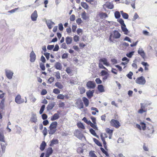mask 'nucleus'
Listing matches in <instances>:
<instances>
[{
  "mask_svg": "<svg viewBox=\"0 0 157 157\" xmlns=\"http://www.w3.org/2000/svg\"><path fill=\"white\" fill-rule=\"evenodd\" d=\"M133 75V73L131 71H130L128 74L127 76L128 78L129 79H131L132 78V76Z\"/></svg>",
  "mask_w": 157,
  "mask_h": 157,
  "instance_id": "54",
  "label": "nucleus"
},
{
  "mask_svg": "<svg viewBox=\"0 0 157 157\" xmlns=\"http://www.w3.org/2000/svg\"><path fill=\"white\" fill-rule=\"evenodd\" d=\"M54 106V103L52 102L50 103H49L47 107V110L49 111L52 109Z\"/></svg>",
  "mask_w": 157,
  "mask_h": 157,
  "instance_id": "23",
  "label": "nucleus"
},
{
  "mask_svg": "<svg viewBox=\"0 0 157 157\" xmlns=\"http://www.w3.org/2000/svg\"><path fill=\"white\" fill-rule=\"evenodd\" d=\"M43 133L44 136H45L47 134V129L45 127H44V129L43 131Z\"/></svg>",
  "mask_w": 157,
  "mask_h": 157,
  "instance_id": "59",
  "label": "nucleus"
},
{
  "mask_svg": "<svg viewBox=\"0 0 157 157\" xmlns=\"http://www.w3.org/2000/svg\"><path fill=\"white\" fill-rule=\"evenodd\" d=\"M89 154L90 157H97L94 153V151H90Z\"/></svg>",
  "mask_w": 157,
  "mask_h": 157,
  "instance_id": "42",
  "label": "nucleus"
},
{
  "mask_svg": "<svg viewBox=\"0 0 157 157\" xmlns=\"http://www.w3.org/2000/svg\"><path fill=\"white\" fill-rule=\"evenodd\" d=\"M86 86L89 89H94L95 87V83L91 81L87 82Z\"/></svg>",
  "mask_w": 157,
  "mask_h": 157,
  "instance_id": "6",
  "label": "nucleus"
},
{
  "mask_svg": "<svg viewBox=\"0 0 157 157\" xmlns=\"http://www.w3.org/2000/svg\"><path fill=\"white\" fill-rule=\"evenodd\" d=\"M82 99L85 106L86 107L88 106L89 104L88 100L85 97H83L82 98Z\"/></svg>",
  "mask_w": 157,
  "mask_h": 157,
  "instance_id": "31",
  "label": "nucleus"
},
{
  "mask_svg": "<svg viewBox=\"0 0 157 157\" xmlns=\"http://www.w3.org/2000/svg\"><path fill=\"white\" fill-rule=\"evenodd\" d=\"M15 102L18 104H20L24 102V100L21 99L20 95H18L15 98Z\"/></svg>",
  "mask_w": 157,
  "mask_h": 157,
  "instance_id": "8",
  "label": "nucleus"
},
{
  "mask_svg": "<svg viewBox=\"0 0 157 157\" xmlns=\"http://www.w3.org/2000/svg\"><path fill=\"white\" fill-rule=\"evenodd\" d=\"M55 86L59 88L62 89L63 87V86L62 84L59 82H57L56 83Z\"/></svg>",
  "mask_w": 157,
  "mask_h": 157,
  "instance_id": "30",
  "label": "nucleus"
},
{
  "mask_svg": "<svg viewBox=\"0 0 157 157\" xmlns=\"http://www.w3.org/2000/svg\"><path fill=\"white\" fill-rule=\"evenodd\" d=\"M4 143H1L0 144L2 151L3 153H4L5 152L6 147L8 144L7 142L6 141Z\"/></svg>",
  "mask_w": 157,
  "mask_h": 157,
  "instance_id": "14",
  "label": "nucleus"
},
{
  "mask_svg": "<svg viewBox=\"0 0 157 157\" xmlns=\"http://www.w3.org/2000/svg\"><path fill=\"white\" fill-rule=\"evenodd\" d=\"M110 123L112 126L116 128H118L121 125L119 122L114 119H112Z\"/></svg>",
  "mask_w": 157,
  "mask_h": 157,
  "instance_id": "5",
  "label": "nucleus"
},
{
  "mask_svg": "<svg viewBox=\"0 0 157 157\" xmlns=\"http://www.w3.org/2000/svg\"><path fill=\"white\" fill-rule=\"evenodd\" d=\"M55 67L57 70H60L62 68V66L61 63L59 62H57L56 63Z\"/></svg>",
  "mask_w": 157,
  "mask_h": 157,
  "instance_id": "28",
  "label": "nucleus"
},
{
  "mask_svg": "<svg viewBox=\"0 0 157 157\" xmlns=\"http://www.w3.org/2000/svg\"><path fill=\"white\" fill-rule=\"evenodd\" d=\"M77 126L79 128H81L82 129H84L85 128V127L83 124L81 122L78 123L77 124Z\"/></svg>",
  "mask_w": 157,
  "mask_h": 157,
  "instance_id": "45",
  "label": "nucleus"
},
{
  "mask_svg": "<svg viewBox=\"0 0 157 157\" xmlns=\"http://www.w3.org/2000/svg\"><path fill=\"white\" fill-rule=\"evenodd\" d=\"M90 131L91 133L93 135L97 137H98V136L96 135V133H95V131L93 129H90Z\"/></svg>",
  "mask_w": 157,
  "mask_h": 157,
  "instance_id": "43",
  "label": "nucleus"
},
{
  "mask_svg": "<svg viewBox=\"0 0 157 157\" xmlns=\"http://www.w3.org/2000/svg\"><path fill=\"white\" fill-rule=\"evenodd\" d=\"M0 141L5 142V137L4 133L0 132Z\"/></svg>",
  "mask_w": 157,
  "mask_h": 157,
  "instance_id": "24",
  "label": "nucleus"
},
{
  "mask_svg": "<svg viewBox=\"0 0 157 157\" xmlns=\"http://www.w3.org/2000/svg\"><path fill=\"white\" fill-rule=\"evenodd\" d=\"M52 152L53 150L52 148H48L45 154L46 157H49V156L52 153Z\"/></svg>",
  "mask_w": 157,
  "mask_h": 157,
  "instance_id": "17",
  "label": "nucleus"
},
{
  "mask_svg": "<svg viewBox=\"0 0 157 157\" xmlns=\"http://www.w3.org/2000/svg\"><path fill=\"white\" fill-rule=\"evenodd\" d=\"M45 106L44 105H43L41 106L39 111V113L40 114H42L43 113L44 109Z\"/></svg>",
  "mask_w": 157,
  "mask_h": 157,
  "instance_id": "39",
  "label": "nucleus"
},
{
  "mask_svg": "<svg viewBox=\"0 0 157 157\" xmlns=\"http://www.w3.org/2000/svg\"><path fill=\"white\" fill-rule=\"evenodd\" d=\"M123 17L125 19H127L128 17V14L126 13H124L122 15Z\"/></svg>",
  "mask_w": 157,
  "mask_h": 157,
  "instance_id": "56",
  "label": "nucleus"
},
{
  "mask_svg": "<svg viewBox=\"0 0 157 157\" xmlns=\"http://www.w3.org/2000/svg\"><path fill=\"white\" fill-rule=\"evenodd\" d=\"M99 62L100 63L101 62L103 63L104 65L107 66H109V64L108 62V59L106 58H104L100 59L99 60Z\"/></svg>",
  "mask_w": 157,
  "mask_h": 157,
  "instance_id": "10",
  "label": "nucleus"
},
{
  "mask_svg": "<svg viewBox=\"0 0 157 157\" xmlns=\"http://www.w3.org/2000/svg\"><path fill=\"white\" fill-rule=\"evenodd\" d=\"M59 143L58 140L57 139H53L50 142V146L52 147L55 144H56Z\"/></svg>",
  "mask_w": 157,
  "mask_h": 157,
  "instance_id": "21",
  "label": "nucleus"
},
{
  "mask_svg": "<svg viewBox=\"0 0 157 157\" xmlns=\"http://www.w3.org/2000/svg\"><path fill=\"white\" fill-rule=\"evenodd\" d=\"M38 15L37 11L35 10L31 15V18L32 20L33 21H36L37 17Z\"/></svg>",
  "mask_w": 157,
  "mask_h": 157,
  "instance_id": "11",
  "label": "nucleus"
},
{
  "mask_svg": "<svg viewBox=\"0 0 157 157\" xmlns=\"http://www.w3.org/2000/svg\"><path fill=\"white\" fill-rule=\"evenodd\" d=\"M121 34L117 30H114L113 33H111L109 37V40L111 42L113 41L112 39H118L120 38Z\"/></svg>",
  "mask_w": 157,
  "mask_h": 157,
  "instance_id": "2",
  "label": "nucleus"
},
{
  "mask_svg": "<svg viewBox=\"0 0 157 157\" xmlns=\"http://www.w3.org/2000/svg\"><path fill=\"white\" fill-rule=\"evenodd\" d=\"M117 21L119 22L121 25H123L125 24L124 22V20L121 18H120L117 20Z\"/></svg>",
  "mask_w": 157,
  "mask_h": 157,
  "instance_id": "49",
  "label": "nucleus"
},
{
  "mask_svg": "<svg viewBox=\"0 0 157 157\" xmlns=\"http://www.w3.org/2000/svg\"><path fill=\"white\" fill-rule=\"evenodd\" d=\"M75 136L80 140L82 139L83 138H85L82 134L79 131L76 130L74 133Z\"/></svg>",
  "mask_w": 157,
  "mask_h": 157,
  "instance_id": "7",
  "label": "nucleus"
},
{
  "mask_svg": "<svg viewBox=\"0 0 157 157\" xmlns=\"http://www.w3.org/2000/svg\"><path fill=\"white\" fill-rule=\"evenodd\" d=\"M53 92L56 94H58L60 93V91L58 89H55L53 90Z\"/></svg>",
  "mask_w": 157,
  "mask_h": 157,
  "instance_id": "53",
  "label": "nucleus"
},
{
  "mask_svg": "<svg viewBox=\"0 0 157 157\" xmlns=\"http://www.w3.org/2000/svg\"><path fill=\"white\" fill-rule=\"evenodd\" d=\"M6 75L8 78L11 79L12 78L13 74V72L11 70L6 69L5 70Z\"/></svg>",
  "mask_w": 157,
  "mask_h": 157,
  "instance_id": "4",
  "label": "nucleus"
},
{
  "mask_svg": "<svg viewBox=\"0 0 157 157\" xmlns=\"http://www.w3.org/2000/svg\"><path fill=\"white\" fill-rule=\"evenodd\" d=\"M101 19H103L108 17V15L106 13H101L98 14Z\"/></svg>",
  "mask_w": 157,
  "mask_h": 157,
  "instance_id": "25",
  "label": "nucleus"
},
{
  "mask_svg": "<svg viewBox=\"0 0 157 157\" xmlns=\"http://www.w3.org/2000/svg\"><path fill=\"white\" fill-rule=\"evenodd\" d=\"M140 105L141 108L146 109L145 108L147 107L148 105H150V104L148 103L147 101H145L144 103H141Z\"/></svg>",
  "mask_w": 157,
  "mask_h": 157,
  "instance_id": "19",
  "label": "nucleus"
},
{
  "mask_svg": "<svg viewBox=\"0 0 157 157\" xmlns=\"http://www.w3.org/2000/svg\"><path fill=\"white\" fill-rule=\"evenodd\" d=\"M46 144L44 141H43L40 145V148L41 151H43L45 149Z\"/></svg>",
  "mask_w": 157,
  "mask_h": 157,
  "instance_id": "27",
  "label": "nucleus"
},
{
  "mask_svg": "<svg viewBox=\"0 0 157 157\" xmlns=\"http://www.w3.org/2000/svg\"><path fill=\"white\" fill-rule=\"evenodd\" d=\"M101 74L102 76H104L107 75L108 73L105 71L102 70L101 72Z\"/></svg>",
  "mask_w": 157,
  "mask_h": 157,
  "instance_id": "62",
  "label": "nucleus"
},
{
  "mask_svg": "<svg viewBox=\"0 0 157 157\" xmlns=\"http://www.w3.org/2000/svg\"><path fill=\"white\" fill-rule=\"evenodd\" d=\"M30 121L32 122L36 123L37 121V119L36 115L35 114L33 113L30 119Z\"/></svg>",
  "mask_w": 157,
  "mask_h": 157,
  "instance_id": "16",
  "label": "nucleus"
},
{
  "mask_svg": "<svg viewBox=\"0 0 157 157\" xmlns=\"http://www.w3.org/2000/svg\"><path fill=\"white\" fill-rule=\"evenodd\" d=\"M47 93V90L45 89L43 90L41 92V95H45Z\"/></svg>",
  "mask_w": 157,
  "mask_h": 157,
  "instance_id": "60",
  "label": "nucleus"
},
{
  "mask_svg": "<svg viewBox=\"0 0 157 157\" xmlns=\"http://www.w3.org/2000/svg\"><path fill=\"white\" fill-rule=\"evenodd\" d=\"M80 90V93L81 94H82L84 93L85 92V89L84 87H81L79 88Z\"/></svg>",
  "mask_w": 157,
  "mask_h": 157,
  "instance_id": "40",
  "label": "nucleus"
},
{
  "mask_svg": "<svg viewBox=\"0 0 157 157\" xmlns=\"http://www.w3.org/2000/svg\"><path fill=\"white\" fill-rule=\"evenodd\" d=\"M30 61L31 62H33L35 61L36 59V55L34 52L32 51L30 53Z\"/></svg>",
  "mask_w": 157,
  "mask_h": 157,
  "instance_id": "12",
  "label": "nucleus"
},
{
  "mask_svg": "<svg viewBox=\"0 0 157 157\" xmlns=\"http://www.w3.org/2000/svg\"><path fill=\"white\" fill-rule=\"evenodd\" d=\"M141 64L144 66L145 67L144 68V70H145L147 71L148 70V68L147 67H149V65L147 62H141Z\"/></svg>",
  "mask_w": 157,
  "mask_h": 157,
  "instance_id": "33",
  "label": "nucleus"
},
{
  "mask_svg": "<svg viewBox=\"0 0 157 157\" xmlns=\"http://www.w3.org/2000/svg\"><path fill=\"white\" fill-rule=\"evenodd\" d=\"M121 28L122 31L124 32L125 34L127 35L128 33V30L126 28V25L124 24L121 25Z\"/></svg>",
  "mask_w": 157,
  "mask_h": 157,
  "instance_id": "18",
  "label": "nucleus"
},
{
  "mask_svg": "<svg viewBox=\"0 0 157 157\" xmlns=\"http://www.w3.org/2000/svg\"><path fill=\"white\" fill-rule=\"evenodd\" d=\"M107 7L110 9H112L114 8V6L112 4L109 3Z\"/></svg>",
  "mask_w": 157,
  "mask_h": 157,
  "instance_id": "64",
  "label": "nucleus"
},
{
  "mask_svg": "<svg viewBox=\"0 0 157 157\" xmlns=\"http://www.w3.org/2000/svg\"><path fill=\"white\" fill-rule=\"evenodd\" d=\"M66 42L67 44H71L72 41V38L71 37H67L66 38Z\"/></svg>",
  "mask_w": 157,
  "mask_h": 157,
  "instance_id": "32",
  "label": "nucleus"
},
{
  "mask_svg": "<svg viewBox=\"0 0 157 157\" xmlns=\"http://www.w3.org/2000/svg\"><path fill=\"white\" fill-rule=\"evenodd\" d=\"M57 125V123L56 121L53 122L51 124L49 127V130H48L49 134L53 135L56 132Z\"/></svg>",
  "mask_w": 157,
  "mask_h": 157,
  "instance_id": "1",
  "label": "nucleus"
},
{
  "mask_svg": "<svg viewBox=\"0 0 157 157\" xmlns=\"http://www.w3.org/2000/svg\"><path fill=\"white\" fill-rule=\"evenodd\" d=\"M147 109H142L140 108V109H139L138 111V113L140 114H142L144 112H147Z\"/></svg>",
  "mask_w": 157,
  "mask_h": 157,
  "instance_id": "44",
  "label": "nucleus"
},
{
  "mask_svg": "<svg viewBox=\"0 0 157 157\" xmlns=\"http://www.w3.org/2000/svg\"><path fill=\"white\" fill-rule=\"evenodd\" d=\"M140 125H141L142 128L143 130H144L146 129V126L145 124L143 122H141L140 123Z\"/></svg>",
  "mask_w": 157,
  "mask_h": 157,
  "instance_id": "51",
  "label": "nucleus"
},
{
  "mask_svg": "<svg viewBox=\"0 0 157 157\" xmlns=\"http://www.w3.org/2000/svg\"><path fill=\"white\" fill-rule=\"evenodd\" d=\"M134 52H132L129 53H127L126 55V56L129 58H131L132 56L133 55Z\"/></svg>",
  "mask_w": 157,
  "mask_h": 157,
  "instance_id": "50",
  "label": "nucleus"
},
{
  "mask_svg": "<svg viewBox=\"0 0 157 157\" xmlns=\"http://www.w3.org/2000/svg\"><path fill=\"white\" fill-rule=\"evenodd\" d=\"M100 149H101V151H102V152L103 153L105 154V155H106V156H109L108 152L106 151L102 147H101Z\"/></svg>",
  "mask_w": 157,
  "mask_h": 157,
  "instance_id": "48",
  "label": "nucleus"
},
{
  "mask_svg": "<svg viewBox=\"0 0 157 157\" xmlns=\"http://www.w3.org/2000/svg\"><path fill=\"white\" fill-rule=\"evenodd\" d=\"M98 91L100 92H105V90L103 86L102 85H99L98 86Z\"/></svg>",
  "mask_w": 157,
  "mask_h": 157,
  "instance_id": "26",
  "label": "nucleus"
},
{
  "mask_svg": "<svg viewBox=\"0 0 157 157\" xmlns=\"http://www.w3.org/2000/svg\"><path fill=\"white\" fill-rule=\"evenodd\" d=\"M138 53L142 58L144 59L145 57V54L142 48H140L138 51Z\"/></svg>",
  "mask_w": 157,
  "mask_h": 157,
  "instance_id": "15",
  "label": "nucleus"
},
{
  "mask_svg": "<svg viewBox=\"0 0 157 157\" xmlns=\"http://www.w3.org/2000/svg\"><path fill=\"white\" fill-rule=\"evenodd\" d=\"M95 82L98 84H100L102 83L101 81L99 78H97L95 79Z\"/></svg>",
  "mask_w": 157,
  "mask_h": 157,
  "instance_id": "61",
  "label": "nucleus"
},
{
  "mask_svg": "<svg viewBox=\"0 0 157 157\" xmlns=\"http://www.w3.org/2000/svg\"><path fill=\"white\" fill-rule=\"evenodd\" d=\"M114 15L115 17L117 19L119 18L121 16L120 12L118 11H116L115 12Z\"/></svg>",
  "mask_w": 157,
  "mask_h": 157,
  "instance_id": "36",
  "label": "nucleus"
},
{
  "mask_svg": "<svg viewBox=\"0 0 157 157\" xmlns=\"http://www.w3.org/2000/svg\"><path fill=\"white\" fill-rule=\"evenodd\" d=\"M59 114L57 113H55L51 118L52 121L56 120L59 118Z\"/></svg>",
  "mask_w": 157,
  "mask_h": 157,
  "instance_id": "29",
  "label": "nucleus"
},
{
  "mask_svg": "<svg viewBox=\"0 0 157 157\" xmlns=\"http://www.w3.org/2000/svg\"><path fill=\"white\" fill-rule=\"evenodd\" d=\"M75 16L74 14L71 15L70 17V20L71 21H74L75 20Z\"/></svg>",
  "mask_w": 157,
  "mask_h": 157,
  "instance_id": "55",
  "label": "nucleus"
},
{
  "mask_svg": "<svg viewBox=\"0 0 157 157\" xmlns=\"http://www.w3.org/2000/svg\"><path fill=\"white\" fill-rule=\"evenodd\" d=\"M94 92V90H92V91H90L89 90L88 91L86 92V95L87 97L89 98H90L92 97H93V93Z\"/></svg>",
  "mask_w": 157,
  "mask_h": 157,
  "instance_id": "22",
  "label": "nucleus"
},
{
  "mask_svg": "<svg viewBox=\"0 0 157 157\" xmlns=\"http://www.w3.org/2000/svg\"><path fill=\"white\" fill-rule=\"evenodd\" d=\"M76 104L78 108L80 109L83 108V103L81 99H78L77 101Z\"/></svg>",
  "mask_w": 157,
  "mask_h": 157,
  "instance_id": "9",
  "label": "nucleus"
},
{
  "mask_svg": "<svg viewBox=\"0 0 157 157\" xmlns=\"http://www.w3.org/2000/svg\"><path fill=\"white\" fill-rule=\"evenodd\" d=\"M81 17L84 20H86L87 18L86 13L84 11L81 14Z\"/></svg>",
  "mask_w": 157,
  "mask_h": 157,
  "instance_id": "46",
  "label": "nucleus"
},
{
  "mask_svg": "<svg viewBox=\"0 0 157 157\" xmlns=\"http://www.w3.org/2000/svg\"><path fill=\"white\" fill-rule=\"evenodd\" d=\"M106 132L109 135H112L113 130L110 129L109 128H107L106 129Z\"/></svg>",
  "mask_w": 157,
  "mask_h": 157,
  "instance_id": "41",
  "label": "nucleus"
},
{
  "mask_svg": "<svg viewBox=\"0 0 157 157\" xmlns=\"http://www.w3.org/2000/svg\"><path fill=\"white\" fill-rule=\"evenodd\" d=\"M46 22L48 28L49 29H52V25L55 24V23L54 22L52 21L51 20H50L46 21Z\"/></svg>",
  "mask_w": 157,
  "mask_h": 157,
  "instance_id": "13",
  "label": "nucleus"
},
{
  "mask_svg": "<svg viewBox=\"0 0 157 157\" xmlns=\"http://www.w3.org/2000/svg\"><path fill=\"white\" fill-rule=\"evenodd\" d=\"M98 67L100 68L104 69L107 70V68L104 67L101 63H99Z\"/></svg>",
  "mask_w": 157,
  "mask_h": 157,
  "instance_id": "52",
  "label": "nucleus"
},
{
  "mask_svg": "<svg viewBox=\"0 0 157 157\" xmlns=\"http://www.w3.org/2000/svg\"><path fill=\"white\" fill-rule=\"evenodd\" d=\"M90 125L95 130H98V127L96 125V124L93 123L92 122L90 123Z\"/></svg>",
  "mask_w": 157,
  "mask_h": 157,
  "instance_id": "37",
  "label": "nucleus"
},
{
  "mask_svg": "<svg viewBox=\"0 0 157 157\" xmlns=\"http://www.w3.org/2000/svg\"><path fill=\"white\" fill-rule=\"evenodd\" d=\"M95 143L99 146H102L101 144V143L97 139L95 138L93 139Z\"/></svg>",
  "mask_w": 157,
  "mask_h": 157,
  "instance_id": "38",
  "label": "nucleus"
},
{
  "mask_svg": "<svg viewBox=\"0 0 157 157\" xmlns=\"http://www.w3.org/2000/svg\"><path fill=\"white\" fill-rule=\"evenodd\" d=\"M136 82L140 85H144L146 82L145 78L143 76L138 78L136 80Z\"/></svg>",
  "mask_w": 157,
  "mask_h": 157,
  "instance_id": "3",
  "label": "nucleus"
},
{
  "mask_svg": "<svg viewBox=\"0 0 157 157\" xmlns=\"http://www.w3.org/2000/svg\"><path fill=\"white\" fill-rule=\"evenodd\" d=\"M59 49V46L58 44L55 45V47L53 49V51H57Z\"/></svg>",
  "mask_w": 157,
  "mask_h": 157,
  "instance_id": "63",
  "label": "nucleus"
},
{
  "mask_svg": "<svg viewBox=\"0 0 157 157\" xmlns=\"http://www.w3.org/2000/svg\"><path fill=\"white\" fill-rule=\"evenodd\" d=\"M81 5L85 9H87L88 8V6L86 2H81Z\"/></svg>",
  "mask_w": 157,
  "mask_h": 157,
  "instance_id": "34",
  "label": "nucleus"
},
{
  "mask_svg": "<svg viewBox=\"0 0 157 157\" xmlns=\"http://www.w3.org/2000/svg\"><path fill=\"white\" fill-rule=\"evenodd\" d=\"M138 17L139 16L136 13H135L133 18L132 19V21H135Z\"/></svg>",
  "mask_w": 157,
  "mask_h": 157,
  "instance_id": "58",
  "label": "nucleus"
},
{
  "mask_svg": "<svg viewBox=\"0 0 157 157\" xmlns=\"http://www.w3.org/2000/svg\"><path fill=\"white\" fill-rule=\"evenodd\" d=\"M58 25L59 29L60 31H62L63 29V24L62 23H60Z\"/></svg>",
  "mask_w": 157,
  "mask_h": 157,
  "instance_id": "57",
  "label": "nucleus"
},
{
  "mask_svg": "<svg viewBox=\"0 0 157 157\" xmlns=\"http://www.w3.org/2000/svg\"><path fill=\"white\" fill-rule=\"evenodd\" d=\"M54 75L57 79H60L61 78L60 74L59 71L54 72Z\"/></svg>",
  "mask_w": 157,
  "mask_h": 157,
  "instance_id": "35",
  "label": "nucleus"
},
{
  "mask_svg": "<svg viewBox=\"0 0 157 157\" xmlns=\"http://www.w3.org/2000/svg\"><path fill=\"white\" fill-rule=\"evenodd\" d=\"M147 133L149 134H152L154 132L153 127L152 125H150L149 127L147 128Z\"/></svg>",
  "mask_w": 157,
  "mask_h": 157,
  "instance_id": "20",
  "label": "nucleus"
},
{
  "mask_svg": "<svg viewBox=\"0 0 157 157\" xmlns=\"http://www.w3.org/2000/svg\"><path fill=\"white\" fill-rule=\"evenodd\" d=\"M65 96L62 94H59L57 96V98L58 99H63Z\"/></svg>",
  "mask_w": 157,
  "mask_h": 157,
  "instance_id": "47",
  "label": "nucleus"
}]
</instances>
